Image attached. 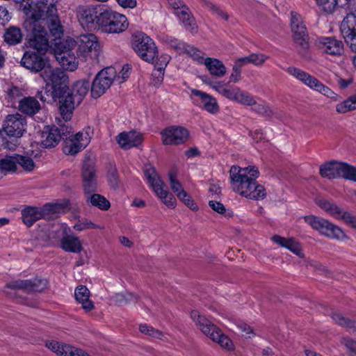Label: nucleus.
<instances>
[{
	"label": "nucleus",
	"mask_w": 356,
	"mask_h": 356,
	"mask_svg": "<svg viewBox=\"0 0 356 356\" xmlns=\"http://www.w3.org/2000/svg\"><path fill=\"white\" fill-rule=\"evenodd\" d=\"M107 177L111 187L116 189L119 185V178L118 170L115 166H110L108 170Z\"/></svg>",
	"instance_id": "53"
},
{
	"label": "nucleus",
	"mask_w": 356,
	"mask_h": 356,
	"mask_svg": "<svg viewBox=\"0 0 356 356\" xmlns=\"http://www.w3.org/2000/svg\"><path fill=\"white\" fill-rule=\"evenodd\" d=\"M60 139L61 131L58 128L54 126L47 127L41 134L40 143L44 148L54 147L58 144Z\"/></svg>",
	"instance_id": "27"
},
{
	"label": "nucleus",
	"mask_w": 356,
	"mask_h": 356,
	"mask_svg": "<svg viewBox=\"0 0 356 356\" xmlns=\"http://www.w3.org/2000/svg\"><path fill=\"white\" fill-rule=\"evenodd\" d=\"M320 175L330 179L342 177L356 181V168L343 162L332 161L321 165Z\"/></svg>",
	"instance_id": "12"
},
{
	"label": "nucleus",
	"mask_w": 356,
	"mask_h": 356,
	"mask_svg": "<svg viewBox=\"0 0 356 356\" xmlns=\"http://www.w3.org/2000/svg\"><path fill=\"white\" fill-rule=\"evenodd\" d=\"M58 0H42L33 2L30 8L24 6L26 15L25 28L31 31L29 45L38 52L45 54L49 49V37L41 20L45 21L49 33L54 40L60 39L64 33L58 13Z\"/></svg>",
	"instance_id": "1"
},
{
	"label": "nucleus",
	"mask_w": 356,
	"mask_h": 356,
	"mask_svg": "<svg viewBox=\"0 0 356 356\" xmlns=\"http://www.w3.org/2000/svg\"><path fill=\"white\" fill-rule=\"evenodd\" d=\"M181 45V48L185 54L191 56L197 63L204 65V53L190 44H182Z\"/></svg>",
	"instance_id": "43"
},
{
	"label": "nucleus",
	"mask_w": 356,
	"mask_h": 356,
	"mask_svg": "<svg viewBox=\"0 0 356 356\" xmlns=\"http://www.w3.org/2000/svg\"><path fill=\"white\" fill-rule=\"evenodd\" d=\"M168 1L175 10V13L183 10L184 7H188L181 0H168Z\"/></svg>",
	"instance_id": "62"
},
{
	"label": "nucleus",
	"mask_w": 356,
	"mask_h": 356,
	"mask_svg": "<svg viewBox=\"0 0 356 356\" xmlns=\"http://www.w3.org/2000/svg\"><path fill=\"white\" fill-rule=\"evenodd\" d=\"M83 188L86 198L88 195H91L92 193L97 191V183L95 178H83Z\"/></svg>",
	"instance_id": "50"
},
{
	"label": "nucleus",
	"mask_w": 356,
	"mask_h": 356,
	"mask_svg": "<svg viewBox=\"0 0 356 356\" xmlns=\"http://www.w3.org/2000/svg\"><path fill=\"white\" fill-rule=\"evenodd\" d=\"M315 1L317 6L327 13H332L338 5V0H315Z\"/></svg>",
	"instance_id": "49"
},
{
	"label": "nucleus",
	"mask_w": 356,
	"mask_h": 356,
	"mask_svg": "<svg viewBox=\"0 0 356 356\" xmlns=\"http://www.w3.org/2000/svg\"><path fill=\"white\" fill-rule=\"evenodd\" d=\"M162 142L164 145H180L184 143L188 138V131L179 126H171L161 133Z\"/></svg>",
	"instance_id": "20"
},
{
	"label": "nucleus",
	"mask_w": 356,
	"mask_h": 356,
	"mask_svg": "<svg viewBox=\"0 0 356 356\" xmlns=\"http://www.w3.org/2000/svg\"><path fill=\"white\" fill-rule=\"evenodd\" d=\"M119 6L124 8H134L137 6L136 0H115Z\"/></svg>",
	"instance_id": "63"
},
{
	"label": "nucleus",
	"mask_w": 356,
	"mask_h": 356,
	"mask_svg": "<svg viewBox=\"0 0 356 356\" xmlns=\"http://www.w3.org/2000/svg\"><path fill=\"white\" fill-rule=\"evenodd\" d=\"M286 71L310 88L321 92L334 102L339 100V96L337 94L334 92L331 89L306 72L294 67H289L286 70Z\"/></svg>",
	"instance_id": "14"
},
{
	"label": "nucleus",
	"mask_w": 356,
	"mask_h": 356,
	"mask_svg": "<svg viewBox=\"0 0 356 356\" xmlns=\"http://www.w3.org/2000/svg\"><path fill=\"white\" fill-rule=\"evenodd\" d=\"M144 173L147 180V184L153 189L156 195L168 207L175 208L177 200L175 197L169 193L167 186L161 180L156 169L150 164L144 167Z\"/></svg>",
	"instance_id": "7"
},
{
	"label": "nucleus",
	"mask_w": 356,
	"mask_h": 356,
	"mask_svg": "<svg viewBox=\"0 0 356 356\" xmlns=\"http://www.w3.org/2000/svg\"><path fill=\"white\" fill-rule=\"evenodd\" d=\"M26 118L19 113L7 115L3 130L8 137L3 138L2 145L8 149H15L19 145V139L26 131Z\"/></svg>",
	"instance_id": "4"
},
{
	"label": "nucleus",
	"mask_w": 356,
	"mask_h": 356,
	"mask_svg": "<svg viewBox=\"0 0 356 356\" xmlns=\"http://www.w3.org/2000/svg\"><path fill=\"white\" fill-rule=\"evenodd\" d=\"M286 71L310 88L321 92L334 102L339 100V96L337 94L334 92L331 89L306 72L294 67H289L286 70Z\"/></svg>",
	"instance_id": "15"
},
{
	"label": "nucleus",
	"mask_w": 356,
	"mask_h": 356,
	"mask_svg": "<svg viewBox=\"0 0 356 356\" xmlns=\"http://www.w3.org/2000/svg\"><path fill=\"white\" fill-rule=\"evenodd\" d=\"M170 185L171 190L177 196L178 193L184 191L181 184L177 179V172L175 170H171L168 173Z\"/></svg>",
	"instance_id": "51"
},
{
	"label": "nucleus",
	"mask_w": 356,
	"mask_h": 356,
	"mask_svg": "<svg viewBox=\"0 0 356 356\" xmlns=\"http://www.w3.org/2000/svg\"><path fill=\"white\" fill-rule=\"evenodd\" d=\"M98 26L105 33H120L128 28L129 23L125 15L106 9L99 13Z\"/></svg>",
	"instance_id": "9"
},
{
	"label": "nucleus",
	"mask_w": 356,
	"mask_h": 356,
	"mask_svg": "<svg viewBox=\"0 0 356 356\" xmlns=\"http://www.w3.org/2000/svg\"><path fill=\"white\" fill-rule=\"evenodd\" d=\"M17 154L6 156L0 159V169L5 171H15L17 168Z\"/></svg>",
	"instance_id": "48"
},
{
	"label": "nucleus",
	"mask_w": 356,
	"mask_h": 356,
	"mask_svg": "<svg viewBox=\"0 0 356 356\" xmlns=\"http://www.w3.org/2000/svg\"><path fill=\"white\" fill-rule=\"evenodd\" d=\"M90 128H88L87 130H83L82 131H79L77 134H76L74 136H72V138L76 140V143H82L83 140L87 139V145L89 144L90 141V135L89 133Z\"/></svg>",
	"instance_id": "59"
},
{
	"label": "nucleus",
	"mask_w": 356,
	"mask_h": 356,
	"mask_svg": "<svg viewBox=\"0 0 356 356\" xmlns=\"http://www.w3.org/2000/svg\"><path fill=\"white\" fill-rule=\"evenodd\" d=\"M209 205L213 211L220 214L224 213L226 211L225 206L217 201L210 200Z\"/></svg>",
	"instance_id": "61"
},
{
	"label": "nucleus",
	"mask_w": 356,
	"mask_h": 356,
	"mask_svg": "<svg viewBox=\"0 0 356 356\" xmlns=\"http://www.w3.org/2000/svg\"><path fill=\"white\" fill-rule=\"evenodd\" d=\"M316 204L319 207L327 212L334 218L343 220L346 225L356 229L355 216L352 215L350 212L343 210L337 205L326 200H317Z\"/></svg>",
	"instance_id": "17"
},
{
	"label": "nucleus",
	"mask_w": 356,
	"mask_h": 356,
	"mask_svg": "<svg viewBox=\"0 0 356 356\" xmlns=\"http://www.w3.org/2000/svg\"><path fill=\"white\" fill-rule=\"evenodd\" d=\"M250 63L260 65L265 62L267 57L262 54H252L248 56Z\"/></svg>",
	"instance_id": "60"
},
{
	"label": "nucleus",
	"mask_w": 356,
	"mask_h": 356,
	"mask_svg": "<svg viewBox=\"0 0 356 356\" xmlns=\"http://www.w3.org/2000/svg\"><path fill=\"white\" fill-rule=\"evenodd\" d=\"M75 45V41L72 39H67L55 43L54 51L56 59H57L58 54L64 55V53H70V51H72Z\"/></svg>",
	"instance_id": "41"
},
{
	"label": "nucleus",
	"mask_w": 356,
	"mask_h": 356,
	"mask_svg": "<svg viewBox=\"0 0 356 356\" xmlns=\"http://www.w3.org/2000/svg\"><path fill=\"white\" fill-rule=\"evenodd\" d=\"M99 16L97 8L82 6L77 8V17L83 28H93L95 23L98 25Z\"/></svg>",
	"instance_id": "24"
},
{
	"label": "nucleus",
	"mask_w": 356,
	"mask_h": 356,
	"mask_svg": "<svg viewBox=\"0 0 356 356\" xmlns=\"http://www.w3.org/2000/svg\"><path fill=\"white\" fill-rule=\"evenodd\" d=\"M331 318L336 323L346 327L350 333L356 335L355 321L346 318L340 314L336 312L332 314ZM343 343L350 353L353 356H356V341L350 338H346L343 339Z\"/></svg>",
	"instance_id": "22"
},
{
	"label": "nucleus",
	"mask_w": 356,
	"mask_h": 356,
	"mask_svg": "<svg viewBox=\"0 0 356 356\" xmlns=\"http://www.w3.org/2000/svg\"><path fill=\"white\" fill-rule=\"evenodd\" d=\"M139 329L142 333L148 334L152 337L160 339H163V338H165L164 333L146 324L140 325Z\"/></svg>",
	"instance_id": "52"
},
{
	"label": "nucleus",
	"mask_w": 356,
	"mask_h": 356,
	"mask_svg": "<svg viewBox=\"0 0 356 356\" xmlns=\"http://www.w3.org/2000/svg\"><path fill=\"white\" fill-rule=\"evenodd\" d=\"M356 109V94L339 104L336 106V111L339 113H345Z\"/></svg>",
	"instance_id": "47"
},
{
	"label": "nucleus",
	"mask_w": 356,
	"mask_h": 356,
	"mask_svg": "<svg viewBox=\"0 0 356 356\" xmlns=\"http://www.w3.org/2000/svg\"><path fill=\"white\" fill-rule=\"evenodd\" d=\"M45 209L35 207H28L22 211V219L23 222L29 227H31L36 221L44 217Z\"/></svg>",
	"instance_id": "30"
},
{
	"label": "nucleus",
	"mask_w": 356,
	"mask_h": 356,
	"mask_svg": "<svg viewBox=\"0 0 356 356\" xmlns=\"http://www.w3.org/2000/svg\"><path fill=\"white\" fill-rule=\"evenodd\" d=\"M318 47L325 53L339 56L343 51V44L334 38H321L318 40Z\"/></svg>",
	"instance_id": "28"
},
{
	"label": "nucleus",
	"mask_w": 356,
	"mask_h": 356,
	"mask_svg": "<svg viewBox=\"0 0 356 356\" xmlns=\"http://www.w3.org/2000/svg\"><path fill=\"white\" fill-rule=\"evenodd\" d=\"M229 175L234 192L253 200L264 199L266 196L264 187L256 181L259 172L255 166L240 168L233 165L229 170Z\"/></svg>",
	"instance_id": "2"
},
{
	"label": "nucleus",
	"mask_w": 356,
	"mask_h": 356,
	"mask_svg": "<svg viewBox=\"0 0 356 356\" xmlns=\"http://www.w3.org/2000/svg\"><path fill=\"white\" fill-rule=\"evenodd\" d=\"M40 76L47 86H51L52 91L50 96L54 101H59L60 97L67 93L68 77L63 70L58 67L54 68L49 64L40 73Z\"/></svg>",
	"instance_id": "5"
},
{
	"label": "nucleus",
	"mask_w": 356,
	"mask_h": 356,
	"mask_svg": "<svg viewBox=\"0 0 356 356\" xmlns=\"http://www.w3.org/2000/svg\"><path fill=\"white\" fill-rule=\"evenodd\" d=\"M103 227H101L98 225H96L91 221H88L87 220L83 221H79L74 225V229L76 231H83L85 229H103Z\"/></svg>",
	"instance_id": "57"
},
{
	"label": "nucleus",
	"mask_w": 356,
	"mask_h": 356,
	"mask_svg": "<svg viewBox=\"0 0 356 356\" xmlns=\"http://www.w3.org/2000/svg\"><path fill=\"white\" fill-rule=\"evenodd\" d=\"M16 159L17 165L19 164L27 171H31L33 170L35 163L31 158L17 154Z\"/></svg>",
	"instance_id": "54"
},
{
	"label": "nucleus",
	"mask_w": 356,
	"mask_h": 356,
	"mask_svg": "<svg viewBox=\"0 0 356 356\" xmlns=\"http://www.w3.org/2000/svg\"><path fill=\"white\" fill-rule=\"evenodd\" d=\"M177 197L191 210L195 211L197 209V206L186 191L181 192V193H178Z\"/></svg>",
	"instance_id": "55"
},
{
	"label": "nucleus",
	"mask_w": 356,
	"mask_h": 356,
	"mask_svg": "<svg viewBox=\"0 0 356 356\" xmlns=\"http://www.w3.org/2000/svg\"><path fill=\"white\" fill-rule=\"evenodd\" d=\"M65 55L58 54L56 60L65 70L74 71L78 66V60L72 51L65 53Z\"/></svg>",
	"instance_id": "39"
},
{
	"label": "nucleus",
	"mask_w": 356,
	"mask_h": 356,
	"mask_svg": "<svg viewBox=\"0 0 356 356\" xmlns=\"http://www.w3.org/2000/svg\"><path fill=\"white\" fill-rule=\"evenodd\" d=\"M87 146V139L83 140L82 143H76V140L70 138L65 141V145L63 147V152L65 154L74 155L81 151Z\"/></svg>",
	"instance_id": "40"
},
{
	"label": "nucleus",
	"mask_w": 356,
	"mask_h": 356,
	"mask_svg": "<svg viewBox=\"0 0 356 356\" xmlns=\"http://www.w3.org/2000/svg\"><path fill=\"white\" fill-rule=\"evenodd\" d=\"M23 33L21 29L16 26H10L5 29L3 40L9 45H16L22 42Z\"/></svg>",
	"instance_id": "36"
},
{
	"label": "nucleus",
	"mask_w": 356,
	"mask_h": 356,
	"mask_svg": "<svg viewBox=\"0 0 356 356\" xmlns=\"http://www.w3.org/2000/svg\"><path fill=\"white\" fill-rule=\"evenodd\" d=\"M304 220L314 229L327 238L338 241L348 239V236L341 227L325 218L311 215L305 216Z\"/></svg>",
	"instance_id": "10"
},
{
	"label": "nucleus",
	"mask_w": 356,
	"mask_h": 356,
	"mask_svg": "<svg viewBox=\"0 0 356 356\" xmlns=\"http://www.w3.org/2000/svg\"><path fill=\"white\" fill-rule=\"evenodd\" d=\"M204 65L210 74L216 77H222L227 72L225 65L220 60L216 58H206Z\"/></svg>",
	"instance_id": "38"
},
{
	"label": "nucleus",
	"mask_w": 356,
	"mask_h": 356,
	"mask_svg": "<svg viewBox=\"0 0 356 356\" xmlns=\"http://www.w3.org/2000/svg\"><path fill=\"white\" fill-rule=\"evenodd\" d=\"M286 248L300 258H302L305 256L304 253L302 252L300 244L292 238H289Z\"/></svg>",
	"instance_id": "56"
},
{
	"label": "nucleus",
	"mask_w": 356,
	"mask_h": 356,
	"mask_svg": "<svg viewBox=\"0 0 356 356\" xmlns=\"http://www.w3.org/2000/svg\"><path fill=\"white\" fill-rule=\"evenodd\" d=\"M254 103L250 106H253L252 110L258 113L265 115L268 113V108L264 104H257L254 99Z\"/></svg>",
	"instance_id": "64"
},
{
	"label": "nucleus",
	"mask_w": 356,
	"mask_h": 356,
	"mask_svg": "<svg viewBox=\"0 0 356 356\" xmlns=\"http://www.w3.org/2000/svg\"><path fill=\"white\" fill-rule=\"evenodd\" d=\"M291 28L295 43L302 49L309 47L308 35L300 15L295 11L291 12Z\"/></svg>",
	"instance_id": "18"
},
{
	"label": "nucleus",
	"mask_w": 356,
	"mask_h": 356,
	"mask_svg": "<svg viewBox=\"0 0 356 356\" xmlns=\"http://www.w3.org/2000/svg\"><path fill=\"white\" fill-rule=\"evenodd\" d=\"M130 70V66L129 65H124L120 73L118 75L115 74V81L118 83H122L126 81L129 76Z\"/></svg>",
	"instance_id": "58"
},
{
	"label": "nucleus",
	"mask_w": 356,
	"mask_h": 356,
	"mask_svg": "<svg viewBox=\"0 0 356 356\" xmlns=\"http://www.w3.org/2000/svg\"><path fill=\"white\" fill-rule=\"evenodd\" d=\"M175 15L187 31L193 33L197 31V26L195 19L188 7H184L183 10L175 12Z\"/></svg>",
	"instance_id": "34"
},
{
	"label": "nucleus",
	"mask_w": 356,
	"mask_h": 356,
	"mask_svg": "<svg viewBox=\"0 0 356 356\" xmlns=\"http://www.w3.org/2000/svg\"><path fill=\"white\" fill-rule=\"evenodd\" d=\"M193 95L200 98L204 109L207 112L214 114L218 112L219 106L216 99L210 95L197 89H191Z\"/></svg>",
	"instance_id": "31"
},
{
	"label": "nucleus",
	"mask_w": 356,
	"mask_h": 356,
	"mask_svg": "<svg viewBox=\"0 0 356 356\" xmlns=\"http://www.w3.org/2000/svg\"><path fill=\"white\" fill-rule=\"evenodd\" d=\"M38 101L32 97H25L19 100V109L21 112L33 115L40 110Z\"/></svg>",
	"instance_id": "37"
},
{
	"label": "nucleus",
	"mask_w": 356,
	"mask_h": 356,
	"mask_svg": "<svg viewBox=\"0 0 356 356\" xmlns=\"http://www.w3.org/2000/svg\"><path fill=\"white\" fill-rule=\"evenodd\" d=\"M49 64L47 58L30 51H26L21 60V65L23 67L35 73H42Z\"/></svg>",
	"instance_id": "23"
},
{
	"label": "nucleus",
	"mask_w": 356,
	"mask_h": 356,
	"mask_svg": "<svg viewBox=\"0 0 356 356\" xmlns=\"http://www.w3.org/2000/svg\"><path fill=\"white\" fill-rule=\"evenodd\" d=\"M79 51L81 55L87 58H97L100 51V44L94 34H86L80 36Z\"/></svg>",
	"instance_id": "21"
},
{
	"label": "nucleus",
	"mask_w": 356,
	"mask_h": 356,
	"mask_svg": "<svg viewBox=\"0 0 356 356\" xmlns=\"http://www.w3.org/2000/svg\"><path fill=\"white\" fill-rule=\"evenodd\" d=\"M340 31L351 50L356 52V15L349 13L344 17Z\"/></svg>",
	"instance_id": "19"
},
{
	"label": "nucleus",
	"mask_w": 356,
	"mask_h": 356,
	"mask_svg": "<svg viewBox=\"0 0 356 356\" xmlns=\"http://www.w3.org/2000/svg\"><path fill=\"white\" fill-rule=\"evenodd\" d=\"M115 78V69L106 67L100 71L95 76L91 86V95L98 98L109 88Z\"/></svg>",
	"instance_id": "16"
},
{
	"label": "nucleus",
	"mask_w": 356,
	"mask_h": 356,
	"mask_svg": "<svg viewBox=\"0 0 356 356\" xmlns=\"http://www.w3.org/2000/svg\"><path fill=\"white\" fill-rule=\"evenodd\" d=\"M116 139L122 148L129 149L141 144L143 138L141 134L132 131L120 134Z\"/></svg>",
	"instance_id": "29"
},
{
	"label": "nucleus",
	"mask_w": 356,
	"mask_h": 356,
	"mask_svg": "<svg viewBox=\"0 0 356 356\" xmlns=\"http://www.w3.org/2000/svg\"><path fill=\"white\" fill-rule=\"evenodd\" d=\"M203 7L209 10L213 15L225 20H228L229 15L218 5L209 0H198Z\"/></svg>",
	"instance_id": "44"
},
{
	"label": "nucleus",
	"mask_w": 356,
	"mask_h": 356,
	"mask_svg": "<svg viewBox=\"0 0 356 356\" xmlns=\"http://www.w3.org/2000/svg\"><path fill=\"white\" fill-rule=\"evenodd\" d=\"M212 88L225 98L244 106H250L254 103V97L239 88L223 83L222 82H207Z\"/></svg>",
	"instance_id": "11"
},
{
	"label": "nucleus",
	"mask_w": 356,
	"mask_h": 356,
	"mask_svg": "<svg viewBox=\"0 0 356 356\" xmlns=\"http://www.w3.org/2000/svg\"><path fill=\"white\" fill-rule=\"evenodd\" d=\"M170 58L168 55H161L157 58L154 63L155 69L153 70L152 76V84L154 86H159L163 79L164 70L169 63Z\"/></svg>",
	"instance_id": "32"
},
{
	"label": "nucleus",
	"mask_w": 356,
	"mask_h": 356,
	"mask_svg": "<svg viewBox=\"0 0 356 356\" xmlns=\"http://www.w3.org/2000/svg\"><path fill=\"white\" fill-rule=\"evenodd\" d=\"M191 316L199 329L213 341L218 343L221 347L231 350L233 347L232 341L204 316L200 315L197 311H192Z\"/></svg>",
	"instance_id": "6"
},
{
	"label": "nucleus",
	"mask_w": 356,
	"mask_h": 356,
	"mask_svg": "<svg viewBox=\"0 0 356 356\" xmlns=\"http://www.w3.org/2000/svg\"><path fill=\"white\" fill-rule=\"evenodd\" d=\"M286 71L310 88L321 92L334 102L339 100V96L337 94L334 92L331 89L306 72L294 67H289L286 70Z\"/></svg>",
	"instance_id": "13"
},
{
	"label": "nucleus",
	"mask_w": 356,
	"mask_h": 356,
	"mask_svg": "<svg viewBox=\"0 0 356 356\" xmlns=\"http://www.w3.org/2000/svg\"><path fill=\"white\" fill-rule=\"evenodd\" d=\"M96 170L95 166V161L90 156H86L83 161L82 167V179L83 178H95Z\"/></svg>",
	"instance_id": "46"
},
{
	"label": "nucleus",
	"mask_w": 356,
	"mask_h": 356,
	"mask_svg": "<svg viewBox=\"0 0 356 356\" xmlns=\"http://www.w3.org/2000/svg\"><path fill=\"white\" fill-rule=\"evenodd\" d=\"M88 202L91 205L96 207L102 210H107L110 208V202L102 195L94 193L91 195H88L86 198Z\"/></svg>",
	"instance_id": "42"
},
{
	"label": "nucleus",
	"mask_w": 356,
	"mask_h": 356,
	"mask_svg": "<svg viewBox=\"0 0 356 356\" xmlns=\"http://www.w3.org/2000/svg\"><path fill=\"white\" fill-rule=\"evenodd\" d=\"M131 45L138 56L146 62L154 63L159 58L154 42L143 32L133 34Z\"/></svg>",
	"instance_id": "8"
},
{
	"label": "nucleus",
	"mask_w": 356,
	"mask_h": 356,
	"mask_svg": "<svg viewBox=\"0 0 356 356\" xmlns=\"http://www.w3.org/2000/svg\"><path fill=\"white\" fill-rule=\"evenodd\" d=\"M11 289H22L26 291L41 292L47 286L46 280L35 278L33 280H15L7 284Z\"/></svg>",
	"instance_id": "25"
},
{
	"label": "nucleus",
	"mask_w": 356,
	"mask_h": 356,
	"mask_svg": "<svg viewBox=\"0 0 356 356\" xmlns=\"http://www.w3.org/2000/svg\"><path fill=\"white\" fill-rule=\"evenodd\" d=\"M90 87V83L86 80L76 81L71 90L67 87V93H65L59 100L60 113L65 122H67L72 118L75 106L80 104L88 92Z\"/></svg>",
	"instance_id": "3"
},
{
	"label": "nucleus",
	"mask_w": 356,
	"mask_h": 356,
	"mask_svg": "<svg viewBox=\"0 0 356 356\" xmlns=\"http://www.w3.org/2000/svg\"><path fill=\"white\" fill-rule=\"evenodd\" d=\"M46 346L58 356H90L83 350L56 341L47 342Z\"/></svg>",
	"instance_id": "26"
},
{
	"label": "nucleus",
	"mask_w": 356,
	"mask_h": 356,
	"mask_svg": "<svg viewBox=\"0 0 356 356\" xmlns=\"http://www.w3.org/2000/svg\"><path fill=\"white\" fill-rule=\"evenodd\" d=\"M22 92L19 88L15 86H10L6 90L5 99L8 103V106H14L15 103L21 100Z\"/></svg>",
	"instance_id": "45"
},
{
	"label": "nucleus",
	"mask_w": 356,
	"mask_h": 356,
	"mask_svg": "<svg viewBox=\"0 0 356 356\" xmlns=\"http://www.w3.org/2000/svg\"><path fill=\"white\" fill-rule=\"evenodd\" d=\"M60 248L65 252L79 253L82 249L79 238L74 235H66L60 240Z\"/></svg>",
	"instance_id": "35"
},
{
	"label": "nucleus",
	"mask_w": 356,
	"mask_h": 356,
	"mask_svg": "<svg viewBox=\"0 0 356 356\" xmlns=\"http://www.w3.org/2000/svg\"><path fill=\"white\" fill-rule=\"evenodd\" d=\"M76 300L82 305V308L86 312H90L95 307L93 302L89 299L90 291L86 286H77L74 291Z\"/></svg>",
	"instance_id": "33"
}]
</instances>
